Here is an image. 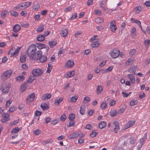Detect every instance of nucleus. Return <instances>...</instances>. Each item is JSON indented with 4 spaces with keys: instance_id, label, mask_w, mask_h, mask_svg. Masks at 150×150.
I'll list each match as a JSON object with an SVG mask.
<instances>
[{
    "instance_id": "f257e3e1",
    "label": "nucleus",
    "mask_w": 150,
    "mask_h": 150,
    "mask_svg": "<svg viewBox=\"0 0 150 150\" xmlns=\"http://www.w3.org/2000/svg\"><path fill=\"white\" fill-rule=\"evenodd\" d=\"M37 50L36 46L34 45L30 46L27 50V54L30 59H33V56Z\"/></svg>"
},
{
    "instance_id": "f03ea898",
    "label": "nucleus",
    "mask_w": 150,
    "mask_h": 150,
    "mask_svg": "<svg viewBox=\"0 0 150 150\" xmlns=\"http://www.w3.org/2000/svg\"><path fill=\"white\" fill-rule=\"evenodd\" d=\"M10 86L9 83L7 81L3 82L1 87V90L3 93L6 94L9 91Z\"/></svg>"
},
{
    "instance_id": "7ed1b4c3",
    "label": "nucleus",
    "mask_w": 150,
    "mask_h": 150,
    "mask_svg": "<svg viewBox=\"0 0 150 150\" xmlns=\"http://www.w3.org/2000/svg\"><path fill=\"white\" fill-rule=\"evenodd\" d=\"M43 70L39 68L35 69L32 71V74L35 77H38L41 76L43 73Z\"/></svg>"
},
{
    "instance_id": "20e7f679",
    "label": "nucleus",
    "mask_w": 150,
    "mask_h": 150,
    "mask_svg": "<svg viewBox=\"0 0 150 150\" xmlns=\"http://www.w3.org/2000/svg\"><path fill=\"white\" fill-rule=\"evenodd\" d=\"M120 51L118 49L113 50L110 53V55L113 58H115L118 57L120 55Z\"/></svg>"
},
{
    "instance_id": "39448f33",
    "label": "nucleus",
    "mask_w": 150,
    "mask_h": 150,
    "mask_svg": "<svg viewBox=\"0 0 150 150\" xmlns=\"http://www.w3.org/2000/svg\"><path fill=\"white\" fill-rule=\"evenodd\" d=\"M42 52L41 50H38L36 52H35L32 60L37 61L42 56Z\"/></svg>"
},
{
    "instance_id": "423d86ee",
    "label": "nucleus",
    "mask_w": 150,
    "mask_h": 150,
    "mask_svg": "<svg viewBox=\"0 0 150 150\" xmlns=\"http://www.w3.org/2000/svg\"><path fill=\"white\" fill-rule=\"evenodd\" d=\"M35 97V93H31L26 99V104H28L33 102L34 100Z\"/></svg>"
},
{
    "instance_id": "0eeeda50",
    "label": "nucleus",
    "mask_w": 150,
    "mask_h": 150,
    "mask_svg": "<svg viewBox=\"0 0 150 150\" xmlns=\"http://www.w3.org/2000/svg\"><path fill=\"white\" fill-rule=\"evenodd\" d=\"M12 73V70L11 69L7 70L2 74V76L5 78H7L10 77Z\"/></svg>"
},
{
    "instance_id": "6e6552de",
    "label": "nucleus",
    "mask_w": 150,
    "mask_h": 150,
    "mask_svg": "<svg viewBox=\"0 0 150 150\" xmlns=\"http://www.w3.org/2000/svg\"><path fill=\"white\" fill-rule=\"evenodd\" d=\"M135 122V120L129 121L125 125L124 127L125 129H127L132 126L134 124Z\"/></svg>"
},
{
    "instance_id": "1a4fd4ad",
    "label": "nucleus",
    "mask_w": 150,
    "mask_h": 150,
    "mask_svg": "<svg viewBox=\"0 0 150 150\" xmlns=\"http://www.w3.org/2000/svg\"><path fill=\"white\" fill-rule=\"evenodd\" d=\"M3 117L1 120V122H6L9 120V115L8 114L4 113L3 115Z\"/></svg>"
},
{
    "instance_id": "9d476101",
    "label": "nucleus",
    "mask_w": 150,
    "mask_h": 150,
    "mask_svg": "<svg viewBox=\"0 0 150 150\" xmlns=\"http://www.w3.org/2000/svg\"><path fill=\"white\" fill-rule=\"evenodd\" d=\"M52 95L50 93H46L44 94L41 97V98L42 100H46L50 98Z\"/></svg>"
},
{
    "instance_id": "9b49d317",
    "label": "nucleus",
    "mask_w": 150,
    "mask_h": 150,
    "mask_svg": "<svg viewBox=\"0 0 150 150\" xmlns=\"http://www.w3.org/2000/svg\"><path fill=\"white\" fill-rule=\"evenodd\" d=\"M74 64L73 61L69 60L66 63L65 67L67 68H70L73 67Z\"/></svg>"
},
{
    "instance_id": "f8f14e48",
    "label": "nucleus",
    "mask_w": 150,
    "mask_h": 150,
    "mask_svg": "<svg viewBox=\"0 0 150 150\" xmlns=\"http://www.w3.org/2000/svg\"><path fill=\"white\" fill-rule=\"evenodd\" d=\"M146 137H145L140 139L139 142L140 144H139L137 146L138 149L139 150L140 149V148L142 146L144 142L146 140Z\"/></svg>"
},
{
    "instance_id": "ddd939ff",
    "label": "nucleus",
    "mask_w": 150,
    "mask_h": 150,
    "mask_svg": "<svg viewBox=\"0 0 150 150\" xmlns=\"http://www.w3.org/2000/svg\"><path fill=\"white\" fill-rule=\"evenodd\" d=\"M137 69V66H133L130 67L128 70V71L130 73L135 74V72Z\"/></svg>"
},
{
    "instance_id": "4468645a",
    "label": "nucleus",
    "mask_w": 150,
    "mask_h": 150,
    "mask_svg": "<svg viewBox=\"0 0 150 150\" xmlns=\"http://www.w3.org/2000/svg\"><path fill=\"white\" fill-rule=\"evenodd\" d=\"M21 28L20 25L18 24H16L13 27V29L14 32L17 33L20 30Z\"/></svg>"
},
{
    "instance_id": "2eb2a0df",
    "label": "nucleus",
    "mask_w": 150,
    "mask_h": 150,
    "mask_svg": "<svg viewBox=\"0 0 150 150\" xmlns=\"http://www.w3.org/2000/svg\"><path fill=\"white\" fill-rule=\"evenodd\" d=\"M127 77L130 80L132 83H134L135 82V79L134 76L132 74H128Z\"/></svg>"
},
{
    "instance_id": "dca6fc26",
    "label": "nucleus",
    "mask_w": 150,
    "mask_h": 150,
    "mask_svg": "<svg viewBox=\"0 0 150 150\" xmlns=\"http://www.w3.org/2000/svg\"><path fill=\"white\" fill-rule=\"evenodd\" d=\"M79 133L78 132H74L71 134L69 137V139H74L78 137Z\"/></svg>"
},
{
    "instance_id": "f3484780",
    "label": "nucleus",
    "mask_w": 150,
    "mask_h": 150,
    "mask_svg": "<svg viewBox=\"0 0 150 150\" xmlns=\"http://www.w3.org/2000/svg\"><path fill=\"white\" fill-rule=\"evenodd\" d=\"M106 124L107 123L105 121H101L98 125V127L100 129H102L105 127Z\"/></svg>"
},
{
    "instance_id": "a211bd4d",
    "label": "nucleus",
    "mask_w": 150,
    "mask_h": 150,
    "mask_svg": "<svg viewBox=\"0 0 150 150\" xmlns=\"http://www.w3.org/2000/svg\"><path fill=\"white\" fill-rule=\"evenodd\" d=\"M26 56L25 54H22L21 55L20 58V61L21 62H24L26 60Z\"/></svg>"
},
{
    "instance_id": "6ab92c4d",
    "label": "nucleus",
    "mask_w": 150,
    "mask_h": 150,
    "mask_svg": "<svg viewBox=\"0 0 150 150\" xmlns=\"http://www.w3.org/2000/svg\"><path fill=\"white\" fill-rule=\"evenodd\" d=\"M36 46L39 49H42L46 47L45 45L41 43H37L36 44Z\"/></svg>"
},
{
    "instance_id": "aec40b11",
    "label": "nucleus",
    "mask_w": 150,
    "mask_h": 150,
    "mask_svg": "<svg viewBox=\"0 0 150 150\" xmlns=\"http://www.w3.org/2000/svg\"><path fill=\"white\" fill-rule=\"evenodd\" d=\"M68 34V31L67 29H62L61 31V35L62 36L65 37L67 36Z\"/></svg>"
},
{
    "instance_id": "412c9836",
    "label": "nucleus",
    "mask_w": 150,
    "mask_h": 150,
    "mask_svg": "<svg viewBox=\"0 0 150 150\" xmlns=\"http://www.w3.org/2000/svg\"><path fill=\"white\" fill-rule=\"evenodd\" d=\"M86 107L85 105H81L80 108V113L82 115H83L85 111Z\"/></svg>"
},
{
    "instance_id": "4be33fe9",
    "label": "nucleus",
    "mask_w": 150,
    "mask_h": 150,
    "mask_svg": "<svg viewBox=\"0 0 150 150\" xmlns=\"http://www.w3.org/2000/svg\"><path fill=\"white\" fill-rule=\"evenodd\" d=\"M63 99V98L62 97H60L58 99L54 101V104L56 105H59V103L62 102Z\"/></svg>"
},
{
    "instance_id": "5701e85b",
    "label": "nucleus",
    "mask_w": 150,
    "mask_h": 150,
    "mask_svg": "<svg viewBox=\"0 0 150 150\" xmlns=\"http://www.w3.org/2000/svg\"><path fill=\"white\" fill-rule=\"evenodd\" d=\"M24 79V77L23 76H18L16 78V80L18 82H22Z\"/></svg>"
},
{
    "instance_id": "b1692460",
    "label": "nucleus",
    "mask_w": 150,
    "mask_h": 150,
    "mask_svg": "<svg viewBox=\"0 0 150 150\" xmlns=\"http://www.w3.org/2000/svg\"><path fill=\"white\" fill-rule=\"evenodd\" d=\"M134 61L133 58H130L128 59L127 61L126 62V65L127 66H129L132 64Z\"/></svg>"
},
{
    "instance_id": "393cba45",
    "label": "nucleus",
    "mask_w": 150,
    "mask_h": 150,
    "mask_svg": "<svg viewBox=\"0 0 150 150\" xmlns=\"http://www.w3.org/2000/svg\"><path fill=\"white\" fill-rule=\"evenodd\" d=\"M47 57L45 55L42 56L40 57L39 59L41 62H45L47 60Z\"/></svg>"
},
{
    "instance_id": "a878e982",
    "label": "nucleus",
    "mask_w": 150,
    "mask_h": 150,
    "mask_svg": "<svg viewBox=\"0 0 150 150\" xmlns=\"http://www.w3.org/2000/svg\"><path fill=\"white\" fill-rule=\"evenodd\" d=\"M45 38L44 36L42 35H39L37 37V40L40 42H42L43 41Z\"/></svg>"
},
{
    "instance_id": "bb28decb",
    "label": "nucleus",
    "mask_w": 150,
    "mask_h": 150,
    "mask_svg": "<svg viewBox=\"0 0 150 150\" xmlns=\"http://www.w3.org/2000/svg\"><path fill=\"white\" fill-rule=\"evenodd\" d=\"M21 47H18L17 48L15 52L13 53H11V56H16L17 55L18 53L19 52V51L21 49Z\"/></svg>"
},
{
    "instance_id": "cd10ccee",
    "label": "nucleus",
    "mask_w": 150,
    "mask_h": 150,
    "mask_svg": "<svg viewBox=\"0 0 150 150\" xmlns=\"http://www.w3.org/2000/svg\"><path fill=\"white\" fill-rule=\"evenodd\" d=\"M27 85L26 83H23L21 86L20 91L21 92H24L26 89V88L27 87Z\"/></svg>"
},
{
    "instance_id": "c85d7f7f",
    "label": "nucleus",
    "mask_w": 150,
    "mask_h": 150,
    "mask_svg": "<svg viewBox=\"0 0 150 150\" xmlns=\"http://www.w3.org/2000/svg\"><path fill=\"white\" fill-rule=\"evenodd\" d=\"M57 42L56 41H49L48 42L49 45L51 48H53L54 46H55L57 44Z\"/></svg>"
},
{
    "instance_id": "c756f323",
    "label": "nucleus",
    "mask_w": 150,
    "mask_h": 150,
    "mask_svg": "<svg viewBox=\"0 0 150 150\" xmlns=\"http://www.w3.org/2000/svg\"><path fill=\"white\" fill-rule=\"evenodd\" d=\"M142 10V8L140 6H139L135 8L134 11V12L136 13H139Z\"/></svg>"
},
{
    "instance_id": "7c9ffc66",
    "label": "nucleus",
    "mask_w": 150,
    "mask_h": 150,
    "mask_svg": "<svg viewBox=\"0 0 150 150\" xmlns=\"http://www.w3.org/2000/svg\"><path fill=\"white\" fill-rule=\"evenodd\" d=\"M44 29L43 25H40L38 26L36 29V31L38 33H40L42 32Z\"/></svg>"
},
{
    "instance_id": "2f4dec72",
    "label": "nucleus",
    "mask_w": 150,
    "mask_h": 150,
    "mask_svg": "<svg viewBox=\"0 0 150 150\" xmlns=\"http://www.w3.org/2000/svg\"><path fill=\"white\" fill-rule=\"evenodd\" d=\"M103 90V88L101 85L98 86L97 88V93L98 94L101 93Z\"/></svg>"
},
{
    "instance_id": "473e14b6",
    "label": "nucleus",
    "mask_w": 150,
    "mask_h": 150,
    "mask_svg": "<svg viewBox=\"0 0 150 150\" xmlns=\"http://www.w3.org/2000/svg\"><path fill=\"white\" fill-rule=\"evenodd\" d=\"M52 142V140L51 139H48L44 141L42 143V144L45 145H46L47 144H51Z\"/></svg>"
},
{
    "instance_id": "72a5a7b5",
    "label": "nucleus",
    "mask_w": 150,
    "mask_h": 150,
    "mask_svg": "<svg viewBox=\"0 0 150 150\" xmlns=\"http://www.w3.org/2000/svg\"><path fill=\"white\" fill-rule=\"evenodd\" d=\"M99 44L98 42L97 41H95L93 43H92L91 45L93 47H96L99 46Z\"/></svg>"
},
{
    "instance_id": "f704fd0d",
    "label": "nucleus",
    "mask_w": 150,
    "mask_h": 150,
    "mask_svg": "<svg viewBox=\"0 0 150 150\" xmlns=\"http://www.w3.org/2000/svg\"><path fill=\"white\" fill-rule=\"evenodd\" d=\"M91 98L88 96H86L84 98L83 102L84 103H86L90 101Z\"/></svg>"
},
{
    "instance_id": "c9c22d12",
    "label": "nucleus",
    "mask_w": 150,
    "mask_h": 150,
    "mask_svg": "<svg viewBox=\"0 0 150 150\" xmlns=\"http://www.w3.org/2000/svg\"><path fill=\"white\" fill-rule=\"evenodd\" d=\"M75 115L73 113H71L69 114L68 118L71 121L73 120L75 117Z\"/></svg>"
},
{
    "instance_id": "e433bc0d",
    "label": "nucleus",
    "mask_w": 150,
    "mask_h": 150,
    "mask_svg": "<svg viewBox=\"0 0 150 150\" xmlns=\"http://www.w3.org/2000/svg\"><path fill=\"white\" fill-rule=\"evenodd\" d=\"M95 21L97 23H101L103 22V18L102 17L97 18L95 19Z\"/></svg>"
},
{
    "instance_id": "4c0bfd02",
    "label": "nucleus",
    "mask_w": 150,
    "mask_h": 150,
    "mask_svg": "<svg viewBox=\"0 0 150 150\" xmlns=\"http://www.w3.org/2000/svg\"><path fill=\"white\" fill-rule=\"evenodd\" d=\"M8 11H7L5 10L3 11L1 13V17L3 18H4L5 16L6 15Z\"/></svg>"
},
{
    "instance_id": "58836bf2",
    "label": "nucleus",
    "mask_w": 150,
    "mask_h": 150,
    "mask_svg": "<svg viewBox=\"0 0 150 150\" xmlns=\"http://www.w3.org/2000/svg\"><path fill=\"white\" fill-rule=\"evenodd\" d=\"M41 107L43 110H46L48 108V106L46 103L42 104L41 105Z\"/></svg>"
},
{
    "instance_id": "ea45409f",
    "label": "nucleus",
    "mask_w": 150,
    "mask_h": 150,
    "mask_svg": "<svg viewBox=\"0 0 150 150\" xmlns=\"http://www.w3.org/2000/svg\"><path fill=\"white\" fill-rule=\"evenodd\" d=\"M117 113V112L116 110H113L110 112V115L111 117H114Z\"/></svg>"
},
{
    "instance_id": "a19ab883",
    "label": "nucleus",
    "mask_w": 150,
    "mask_h": 150,
    "mask_svg": "<svg viewBox=\"0 0 150 150\" xmlns=\"http://www.w3.org/2000/svg\"><path fill=\"white\" fill-rule=\"evenodd\" d=\"M136 28H133L132 30L131 31V36L132 37H134L136 35Z\"/></svg>"
},
{
    "instance_id": "79ce46f5",
    "label": "nucleus",
    "mask_w": 150,
    "mask_h": 150,
    "mask_svg": "<svg viewBox=\"0 0 150 150\" xmlns=\"http://www.w3.org/2000/svg\"><path fill=\"white\" fill-rule=\"evenodd\" d=\"M100 106L102 109H105L106 108L107 105L105 102H103L101 103Z\"/></svg>"
},
{
    "instance_id": "37998d69",
    "label": "nucleus",
    "mask_w": 150,
    "mask_h": 150,
    "mask_svg": "<svg viewBox=\"0 0 150 150\" xmlns=\"http://www.w3.org/2000/svg\"><path fill=\"white\" fill-rule=\"evenodd\" d=\"M78 98V97L77 96H75L72 97L70 99V101L72 102H76L77 99Z\"/></svg>"
},
{
    "instance_id": "c03bdc74",
    "label": "nucleus",
    "mask_w": 150,
    "mask_h": 150,
    "mask_svg": "<svg viewBox=\"0 0 150 150\" xmlns=\"http://www.w3.org/2000/svg\"><path fill=\"white\" fill-rule=\"evenodd\" d=\"M138 103V102L137 100H132L131 101L130 104L131 106H134L137 104Z\"/></svg>"
},
{
    "instance_id": "a18cd8bd",
    "label": "nucleus",
    "mask_w": 150,
    "mask_h": 150,
    "mask_svg": "<svg viewBox=\"0 0 150 150\" xmlns=\"http://www.w3.org/2000/svg\"><path fill=\"white\" fill-rule=\"evenodd\" d=\"M11 14L15 17L18 14V13L14 10H12L10 11Z\"/></svg>"
},
{
    "instance_id": "49530a36",
    "label": "nucleus",
    "mask_w": 150,
    "mask_h": 150,
    "mask_svg": "<svg viewBox=\"0 0 150 150\" xmlns=\"http://www.w3.org/2000/svg\"><path fill=\"white\" fill-rule=\"evenodd\" d=\"M110 28L112 32L115 33L117 29V27L116 26H110Z\"/></svg>"
},
{
    "instance_id": "de8ad7c7",
    "label": "nucleus",
    "mask_w": 150,
    "mask_h": 150,
    "mask_svg": "<svg viewBox=\"0 0 150 150\" xmlns=\"http://www.w3.org/2000/svg\"><path fill=\"white\" fill-rule=\"evenodd\" d=\"M19 128L18 127H16L12 129L11 133H14L18 132L19 131Z\"/></svg>"
},
{
    "instance_id": "09e8293b",
    "label": "nucleus",
    "mask_w": 150,
    "mask_h": 150,
    "mask_svg": "<svg viewBox=\"0 0 150 150\" xmlns=\"http://www.w3.org/2000/svg\"><path fill=\"white\" fill-rule=\"evenodd\" d=\"M136 141L134 137H131L130 138L129 142L132 144H134Z\"/></svg>"
},
{
    "instance_id": "8fccbe9b",
    "label": "nucleus",
    "mask_w": 150,
    "mask_h": 150,
    "mask_svg": "<svg viewBox=\"0 0 150 150\" xmlns=\"http://www.w3.org/2000/svg\"><path fill=\"white\" fill-rule=\"evenodd\" d=\"M134 23L137 24L139 26L141 30H142V29L141 25L140 22L138 20H136V21H134Z\"/></svg>"
},
{
    "instance_id": "3c124183",
    "label": "nucleus",
    "mask_w": 150,
    "mask_h": 150,
    "mask_svg": "<svg viewBox=\"0 0 150 150\" xmlns=\"http://www.w3.org/2000/svg\"><path fill=\"white\" fill-rule=\"evenodd\" d=\"M12 102V100L11 99H10L8 101H7L6 104V107H7L9 106Z\"/></svg>"
},
{
    "instance_id": "603ef678",
    "label": "nucleus",
    "mask_w": 150,
    "mask_h": 150,
    "mask_svg": "<svg viewBox=\"0 0 150 150\" xmlns=\"http://www.w3.org/2000/svg\"><path fill=\"white\" fill-rule=\"evenodd\" d=\"M24 5H25V8H27L31 4V2L28 1L25 3H23Z\"/></svg>"
},
{
    "instance_id": "864d4df0",
    "label": "nucleus",
    "mask_w": 150,
    "mask_h": 150,
    "mask_svg": "<svg viewBox=\"0 0 150 150\" xmlns=\"http://www.w3.org/2000/svg\"><path fill=\"white\" fill-rule=\"evenodd\" d=\"M74 124L75 122H74L73 120L69 122V125H67V127H69L71 126H73L74 125Z\"/></svg>"
},
{
    "instance_id": "5fc2aeb1",
    "label": "nucleus",
    "mask_w": 150,
    "mask_h": 150,
    "mask_svg": "<svg viewBox=\"0 0 150 150\" xmlns=\"http://www.w3.org/2000/svg\"><path fill=\"white\" fill-rule=\"evenodd\" d=\"M52 67L50 66V65L48 64V67H47V70L46 72L47 73H50L51 71V69H52Z\"/></svg>"
},
{
    "instance_id": "6e6d98bb",
    "label": "nucleus",
    "mask_w": 150,
    "mask_h": 150,
    "mask_svg": "<svg viewBox=\"0 0 150 150\" xmlns=\"http://www.w3.org/2000/svg\"><path fill=\"white\" fill-rule=\"evenodd\" d=\"M76 14V13H74L73 14L72 16L70 18L69 20H73L75 18L77 17Z\"/></svg>"
},
{
    "instance_id": "4d7b16f0",
    "label": "nucleus",
    "mask_w": 150,
    "mask_h": 150,
    "mask_svg": "<svg viewBox=\"0 0 150 150\" xmlns=\"http://www.w3.org/2000/svg\"><path fill=\"white\" fill-rule=\"evenodd\" d=\"M136 52V50L135 49H132L130 52L129 54L131 55H133Z\"/></svg>"
},
{
    "instance_id": "13d9d810",
    "label": "nucleus",
    "mask_w": 150,
    "mask_h": 150,
    "mask_svg": "<svg viewBox=\"0 0 150 150\" xmlns=\"http://www.w3.org/2000/svg\"><path fill=\"white\" fill-rule=\"evenodd\" d=\"M97 135V133L96 132L93 131L90 134V136L92 137H94Z\"/></svg>"
},
{
    "instance_id": "bf43d9fd",
    "label": "nucleus",
    "mask_w": 150,
    "mask_h": 150,
    "mask_svg": "<svg viewBox=\"0 0 150 150\" xmlns=\"http://www.w3.org/2000/svg\"><path fill=\"white\" fill-rule=\"evenodd\" d=\"M113 124L115 127H119V123L118 121H114L113 123Z\"/></svg>"
},
{
    "instance_id": "052dcab7",
    "label": "nucleus",
    "mask_w": 150,
    "mask_h": 150,
    "mask_svg": "<svg viewBox=\"0 0 150 150\" xmlns=\"http://www.w3.org/2000/svg\"><path fill=\"white\" fill-rule=\"evenodd\" d=\"M116 26V22L115 20H113L110 22V27Z\"/></svg>"
},
{
    "instance_id": "680f3d73",
    "label": "nucleus",
    "mask_w": 150,
    "mask_h": 150,
    "mask_svg": "<svg viewBox=\"0 0 150 150\" xmlns=\"http://www.w3.org/2000/svg\"><path fill=\"white\" fill-rule=\"evenodd\" d=\"M20 10L21 11V10H23L25 8H26L25 5H24L23 3H22L21 4H20Z\"/></svg>"
},
{
    "instance_id": "e2e57ef3",
    "label": "nucleus",
    "mask_w": 150,
    "mask_h": 150,
    "mask_svg": "<svg viewBox=\"0 0 150 150\" xmlns=\"http://www.w3.org/2000/svg\"><path fill=\"white\" fill-rule=\"evenodd\" d=\"M120 130V127H115L114 129V132L115 133H116L118 132V131Z\"/></svg>"
},
{
    "instance_id": "0e129e2a",
    "label": "nucleus",
    "mask_w": 150,
    "mask_h": 150,
    "mask_svg": "<svg viewBox=\"0 0 150 150\" xmlns=\"http://www.w3.org/2000/svg\"><path fill=\"white\" fill-rule=\"evenodd\" d=\"M14 9L16 11H21L20 4H18L17 6H15L14 8Z\"/></svg>"
},
{
    "instance_id": "69168bd1",
    "label": "nucleus",
    "mask_w": 150,
    "mask_h": 150,
    "mask_svg": "<svg viewBox=\"0 0 150 150\" xmlns=\"http://www.w3.org/2000/svg\"><path fill=\"white\" fill-rule=\"evenodd\" d=\"M100 7L103 10H105V7L103 6V1H101L100 3Z\"/></svg>"
},
{
    "instance_id": "338daca9",
    "label": "nucleus",
    "mask_w": 150,
    "mask_h": 150,
    "mask_svg": "<svg viewBox=\"0 0 150 150\" xmlns=\"http://www.w3.org/2000/svg\"><path fill=\"white\" fill-rule=\"evenodd\" d=\"M59 122V120L57 119H54L53 120L52 122L51 123L53 125H55L58 123Z\"/></svg>"
},
{
    "instance_id": "774afa93",
    "label": "nucleus",
    "mask_w": 150,
    "mask_h": 150,
    "mask_svg": "<svg viewBox=\"0 0 150 150\" xmlns=\"http://www.w3.org/2000/svg\"><path fill=\"white\" fill-rule=\"evenodd\" d=\"M144 43L146 46H148L149 44H150V40H145Z\"/></svg>"
}]
</instances>
